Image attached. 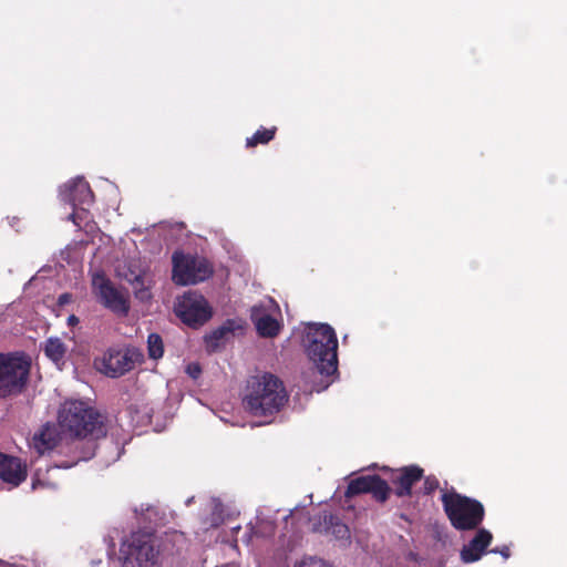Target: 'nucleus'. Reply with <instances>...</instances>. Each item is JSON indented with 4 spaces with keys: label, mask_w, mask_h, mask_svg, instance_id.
Wrapping results in <instances>:
<instances>
[{
    "label": "nucleus",
    "mask_w": 567,
    "mask_h": 567,
    "mask_svg": "<svg viewBox=\"0 0 567 567\" xmlns=\"http://www.w3.org/2000/svg\"><path fill=\"white\" fill-rule=\"evenodd\" d=\"M329 383H330V382H327V383L321 388V390H322V389L328 388ZM318 391H320V389H318Z\"/></svg>",
    "instance_id": "nucleus-32"
},
{
    "label": "nucleus",
    "mask_w": 567,
    "mask_h": 567,
    "mask_svg": "<svg viewBox=\"0 0 567 567\" xmlns=\"http://www.w3.org/2000/svg\"><path fill=\"white\" fill-rule=\"evenodd\" d=\"M147 349L150 358L155 360L162 358L164 353L162 338L156 333L150 334L147 339Z\"/></svg>",
    "instance_id": "nucleus-24"
},
{
    "label": "nucleus",
    "mask_w": 567,
    "mask_h": 567,
    "mask_svg": "<svg viewBox=\"0 0 567 567\" xmlns=\"http://www.w3.org/2000/svg\"><path fill=\"white\" fill-rule=\"evenodd\" d=\"M116 275L130 284L135 299L141 302L152 300L155 279L153 271L146 264L138 260L118 264Z\"/></svg>",
    "instance_id": "nucleus-7"
},
{
    "label": "nucleus",
    "mask_w": 567,
    "mask_h": 567,
    "mask_svg": "<svg viewBox=\"0 0 567 567\" xmlns=\"http://www.w3.org/2000/svg\"><path fill=\"white\" fill-rule=\"evenodd\" d=\"M60 441V433L55 425L47 424L41 431L34 434L32 447L39 453L44 454L53 450Z\"/></svg>",
    "instance_id": "nucleus-18"
},
{
    "label": "nucleus",
    "mask_w": 567,
    "mask_h": 567,
    "mask_svg": "<svg viewBox=\"0 0 567 567\" xmlns=\"http://www.w3.org/2000/svg\"><path fill=\"white\" fill-rule=\"evenodd\" d=\"M276 128H261L258 130L251 137L247 138L246 144L248 147L256 146L257 144L268 143L274 138Z\"/></svg>",
    "instance_id": "nucleus-23"
},
{
    "label": "nucleus",
    "mask_w": 567,
    "mask_h": 567,
    "mask_svg": "<svg viewBox=\"0 0 567 567\" xmlns=\"http://www.w3.org/2000/svg\"><path fill=\"white\" fill-rule=\"evenodd\" d=\"M245 329V321L241 319H229L220 327L205 337L206 347L210 351L217 350L230 338L241 334Z\"/></svg>",
    "instance_id": "nucleus-15"
},
{
    "label": "nucleus",
    "mask_w": 567,
    "mask_h": 567,
    "mask_svg": "<svg viewBox=\"0 0 567 567\" xmlns=\"http://www.w3.org/2000/svg\"><path fill=\"white\" fill-rule=\"evenodd\" d=\"M439 486V481L435 477H426L425 489L427 492L434 491Z\"/></svg>",
    "instance_id": "nucleus-28"
},
{
    "label": "nucleus",
    "mask_w": 567,
    "mask_h": 567,
    "mask_svg": "<svg viewBox=\"0 0 567 567\" xmlns=\"http://www.w3.org/2000/svg\"><path fill=\"white\" fill-rule=\"evenodd\" d=\"M444 511L455 529H475L484 518V507L476 499L463 496L454 491L442 494Z\"/></svg>",
    "instance_id": "nucleus-5"
},
{
    "label": "nucleus",
    "mask_w": 567,
    "mask_h": 567,
    "mask_svg": "<svg viewBox=\"0 0 567 567\" xmlns=\"http://www.w3.org/2000/svg\"><path fill=\"white\" fill-rule=\"evenodd\" d=\"M185 371L192 379H197L202 373V368L198 363L192 362L187 364Z\"/></svg>",
    "instance_id": "nucleus-27"
},
{
    "label": "nucleus",
    "mask_w": 567,
    "mask_h": 567,
    "mask_svg": "<svg viewBox=\"0 0 567 567\" xmlns=\"http://www.w3.org/2000/svg\"><path fill=\"white\" fill-rule=\"evenodd\" d=\"M75 464L73 463H61L45 470L38 468L32 477V488L39 489H54L58 486L56 470L58 468H70Z\"/></svg>",
    "instance_id": "nucleus-19"
},
{
    "label": "nucleus",
    "mask_w": 567,
    "mask_h": 567,
    "mask_svg": "<svg viewBox=\"0 0 567 567\" xmlns=\"http://www.w3.org/2000/svg\"><path fill=\"white\" fill-rule=\"evenodd\" d=\"M492 553H498L501 554L505 559H507L511 555L509 548L507 546H504L501 549H493Z\"/></svg>",
    "instance_id": "nucleus-29"
},
{
    "label": "nucleus",
    "mask_w": 567,
    "mask_h": 567,
    "mask_svg": "<svg viewBox=\"0 0 567 567\" xmlns=\"http://www.w3.org/2000/svg\"><path fill=\"white\" fill-rule=\"evenodd\" d=\"M324 529L339 540H348L350 538L349 527L336 516H324Z\"/></svg>",
    "instance_id": "nucleus-21"
},
{
    "label": "nucleus",
    "mask_w": 567,
    "mask_h": 567,
    "mask_svg": "<svg viewBox=\"0 0 567 567\" xmlns=\"http://www.w3.org/2000/svg\"><path fill=\"white\" fill-rule=\"evenodd\" d=\"M306 353L320 375L333 378L338 371V338L332 327L310 323L302 340Z\"/></svg>",
    "instance_id": "nucleus-1"
},
{
    "label": "nucleus",
    "mask_w": 567,
    "mask_h": 567,
    "mask_svg": "<svg viewBox=\"0 0 567 567\" xmlns=\"http://www.w3.org/2000/svg\"><path fill=\"white\" fill-rule=\"evenodd\" d=\"M373 477L374 476H362V477L352 480L349 483L346 495L352 496L355 494L369 492V489L371 488V484L373 483Z\"/></svg>",
    "instance_id": "nucleus-22"
},
{
    "label": "nucleus",
    "mask_w": 567,
    "mask_h": 567,
    "mask_svg": "<svg viewBox=\"0 0 567 567\" xmlns=\"http://www.w3.org/2000/svg\"><path fill=\"white\" fill-rule=\"evenodd\" d=\"M175 313L187 326L197 328L210 319L213 311L202 295L188 292L177 299Z\"/></svg>",
    "instance_id": "nucleus-10"
},
{
    "label": "nucleus",
    "mask_w": 567,
    "mask_h": 567,
    "mask_svg": "<svg viewBox=\"0 0 567 567\" xmlns=\"http://www.w3.org/2000/svg\"><path fill=\"white\" fill-rule=\"evenodd\" d=\"M44 353L45 355L59 368L61 369L64 364L65 353L68 351V347L61 341L60 338H49L44 344Z\"/></svg>",
    "instance_id": "nucleus-20"
},
{
    "label": "nucleus",
    "mask_w": 567,
    "mask_h": 567,
    "mask_svg": "<svg viewBox=\"0 0 567 567\" xmlns=\"http://www.w3.org/2000/svg\"><path fill=\"white\" fill-rule=\"evenodd\" d=\"M29 369L30 361L23 354H0V396L20 392Z\"/></svg>",
    "instance_id": "nucleus-6"
},
{
    "label": "nucleus",
    "mask_w": 567,
    "mask_h": 567,
    "mask_svg": "<svg viewBox=\"0 0 567 567\" xmlns=\"http://www.w3.org/2000/svg\"><path fill=\"white\" fill-rule=\"evenodd\" d=\"M92 289L100 302L111 311L121 316L128 312L127 298L103 274H93Z\"/></svg>",
    "instance_id": "nucleus-11"
},
{
    "label": "nucleus",
    "mask_w": 567,
    "mask_h": 567,
    "mask_svg": "<svg viewBox=\"0 0 567 567\" xmlns=\"http://www.w3.org/2000/svg\"><path fill=\"white\" fill-rule=\"evenodd\" d=\"M172 279L176 285L188 286L204 281L213 274L209 262L202 257H194L176 251L172 258Z\"/></svg>",
    "instance_id": "nucleus-8"
},
{
    "label": "nucleus",
    "mask_w": 567,
    "mask_h": 567,
    "mask_svg": "<svg viewBox=\"0 0 567 567\" xmlns=\"http://www.w3.org/2000/svg\"><path fill=\"white\" fill-rule=\"evenodd\" d=\"M161 554L159 543L154 536L136 532L122 540L117 561L122 567H154L159 563Z\"/></svg>",
    "instance_id": "nucleus-4"
},
{
    "label": "nucleus",
    "mask_w": 567,
    "mask_h": 567,
    "mask_svg": "<svg viewBox=\"0 0 567 567\" xmlns=\"http://www.w3.org/2000/svg\"><path fill=\"white\" fill-rule=\"evenodd\" d=\"M493 535L485 528L476 530L473 538L463 546L461 550V559L465 564L480 560L486 553V548L491 545Z\"/></svg>",
    "instance_id": "nucleus-16"
},
{
    "label": "nucleus",
    "mask_w": 567,
    "mask_h": 567,
    "mask_svg": "<svg viewBox=\"0 0 567 567\" xmlns=\"http://www.w3.org/2000/svg\"><path fill=\"white\" fill-rule=\"evenodd\" d=\"M59 424L75 436L97 439L104 434L101 415L83 401H66L60 410Z\"/></svg>",
    "instance_id": "nucleus-3"
},
{
    "label": "nucleus",
    "mask_w": 567,
    "mask_h": 567,
    "mask_svg": "<svg viewBox=\"0 0 567 567\" xmlns=\"http://www.w3.org/2000/svg\"><path fill=\"white\" fill-rule=\"evenodd\" d=\"M141 358L142 353L134 348L110 349L94 364L103 374L116 378L132 370Z\"/></svg>",
    "instance_id": "nucleus-9"
},
{
    "label": "nucleus",
    "mask_w": 567,
    "mask_h": 567,
    "mask_svg": "<svg viewBox=\"0 0 567 567\" xmlns=\"http://www.w3.org/2000/svg\"><path fill=\"white\" fill-rule=\"evenodd\" d=\"M286 400L281 382L271 374H265L249 382L244 405L254 416L267 417L277 413Z\"/></svg>",
    "instance_id": "nucleus-2"
},
{
    "label": "nucleus",
    "mask_w": 567,
    "mask_h": 567,
    "mask_svg": "<svg viewBox=\"0 0 567 567\" xmlns=\"http://www.w3.org/2000/svg\"><path fill=\"white\" fill-rule=\"evenodd\" d=\"M374 497L381 502L385 501L389 494V486L385 481L381 480L378 476L373 477V483L371 484V488L369 489Z\"/></svg>",
    "instance_id": "nucleus-25"
},
{
    "label": "nucleus",
    "mask_w": 567,
    "mask_h": 567,
    "mask_svg": "<svg viewBox=\"0 0 567 567\" xmlns=\"http://www.w3.org/2000/svg\"><path fill=\"white\" fill-rule=\"evenodd\" d=\"M295 567H327L321 559L309 557L300 560Z\"/></svg>",
    "instance_id": "nucleus-26"
},
{
    "label": "nucleus",
    "mask_w": 567,
    "mask_h": 567,
    "mask_svg": "<svg viewBox=\"0 0 567 567\" xmlns=\"http://www.w3.org/2000/svg\"><path fill=\"white\" fill-rule=\"evenodd\" d=\"M28 465L21 458L0 452V478L10 488L18 487L27 480Z\"/></svg>",
    "instance_id": "nucleus-14"
},
{
    "label": "nucleus",
    "mask_w": 567,
    "mask_h": 567,
    "mask_svg": "<svg viewBox=\"0 0 567 567\" xmlns=\"http://www.w3.org/2000/svg\"><path fill=\"white\" fill-rule=\"evenodd\" d=\"M60 198L72 206L74 212L69 218L76 226H80L81 220L83 219L82 214L84 213V209L76 210V207L90 204L93 198L89 184L82 177H75L60 188Z\"/></svg>",
    "instance_id": "nucleus-12"
},
{
    "label": "nucleus",
    "mask_w": 567,
    "mask_h": 567,
    "mask_svg": "<svg viewBox=\"0 0 567 567\" xmlns=\"http://www.w3.org/2000/svg\"><path fill=\"white\" fill-rule=\"evenodd\" d=\"M278 306L271 299L265 300L251 309V319L261 337L272 338L278 334L280 323L276 318Z\"/></svg>",
    "instance_id": "nucleus-13"
},
{
    "label": "nucleus",
    "mask_w": 567,
    "mask_h": 567,
    "mask_svg": "<svg viewBox=\"0 0 567 567\" xmlns=\"http://www.w3.org/2000/svg\"><path fill=\"white\" fill-rule=\"evenodd\" d=\"M70 301H71V295H69V293L61 295L58 300L60 306H64V305L69 303Z\"/></svg>",
    "instance_id": "nucleus-30"
},
{
    "label": "nucleus",
    "mask_w": 567,
    "mask_h": 567,
    "mask_svg": "<svg viewBox=\"0 0 567 567\" xmlns=\"http://www.w3.org/2000/svg\"><path fill=\"white\" fill-rule=\"evenodd\" d=\"M422 474L423 470L415 465L393 471L392 482L396 485L398 495H409L411 487L422 477Z\"/></svg>",
    "instance_id": "nucleus-17"
},
{
    "label": "nucleus",
    "mask_w": 567,
    "mask_h": 567,
    "mask_svg": "<svg viewBox=\"0 0 567 567\" xmlns=\"http://www.w3.org/2000/svg\"><path fill=\"white\" fill-rule=\"evenodd\" d=\"M68 322L70 326H74L79 322V319L75 317V316H70L69 319H68Z\"/></svg>",
    "instance_id": "nucleus-31"
}]
</instances>
